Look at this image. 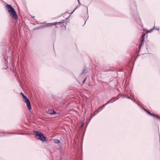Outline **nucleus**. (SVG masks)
I'll list each match as a JSON object with an SVG mask.
<instances>
[{"mask_svg":"<svg viewBox=\"0 0 160 160\" xmlns=\"http://www.w3.org/2000/svg\"><path fill=\"white\" fill-rule=\"evenodd\" d=\"M154 28H152L150 30H148L147 32L148 33H150L152 32V31L153 30Z\"/></svg>","mask_w":160,"mask_h":160,"instance_id":"6e6552de","label":"nucleus"},{"mask_svg":"<svg viewBox=\"0 0 160 160\" xmlns=\"http://www.w3.org/2000/svg\"><path fill=\"white\" fill-rule=\"evenodd\" d=\"M122 96V95H121H121H120L121 97V96Z\"/></svg>","mask_w":160,"mask_h":160,"instance_id":"aec40b11","label":"nucleus"},{"mask_svg":"<svg viewBox=\"0 0 160 160\" xmlns=\"http://www.w3.org/2000/svg\"><path fill=\"white\" fill-rule=\"evenodd\" d=\"M78 3H80V2H79V0H78Z\"/></svg>","mask_w":160,"mask_h":160,"instance_id":"a211bd4d","label":"nucleus"},{"mask_svg":"<svg viewBox=\"0 0 160 160\" xmlns=\"http://www.w3.org/2000/svg\"><path fill=\"white\" fill-rule=\"evenodd\" d=\"M6 7L12 18L17 20L18 19V16L13 8L11 5L8 4L6 5Z\"/></svg>","mask_w":160,"mask_h":160,"instance_id":"f257e3e1","label":"nucleus"},{"mask_svg":"<svg viewBox=\"0 0 160 160\" xmlns=\"http://www.w3.org/2000/svg\"><path fill=\"white\" fill-rule=\"evenodd\" d=\"M153 28H154H154L155 29H156V30H159V28L158 27H155V26H154Z\"/></svg>","mask_w":160,"mask_h":160,"instance_id":"f8f14e48","label":"nucleus"},{"mask_svg":"<svg viewBox=\"0 0 160 160\" xmlns=\"http://www.w3.org/2000/svg\"><path fill=\"white\" fill-rule=\"evenodd\" d=\"M104 105H103L102 107V108L104 107Z\"/></svg>","mask_w":160,"mask_h":160,"instance_id":"dca6fc26","label":"nucleus"},{"mask_svg":"<svg viewBox=\"0 0 160 160\" xmlns=\"http://www.w3.org/2000/svg\"><path fill=\"white\" fill-rule=\"evenodd\" d=\"M34 134L35 135L36 138L42 141H45L46 140V138L43 135V134L39 132H35Z\"/></svg>","mask_w":160,"mask_h":160,"instance_id":"f03ea898","label":"nucleus"},{"mask_svg":"<svg viewBox=\"0 0 160 160\" xmlns=\"http://www.w3.org/2000/svg\"><path fill=\"white\" fill-rule=\"evenodd\" d=\"M134 102H136V103H137V102H136V101H134Z\"/></svg>","mask_w":160,"mask_h":160,"instance_id":"412c9836","label":"nucleus"},{"mask_svg":"<svg viewBox=\"0 0 160 160\" xmlns=\"http://www.w3.org/2000/svg\"><path fill=\"white\" fill-rule=\"evenodd\" d=\"M126 98H129L128 97H127Z\"/></svg>","mask_w":160,"mask_h":160,"instance_id":"f3484780","label":"nucleus"},{"mask_svg":"<svg viewBox=\"0 0 160 160\" xmlns=\"http://www.w3.org/2000/svg\"><path fill=\"white\" fill-rule=\"evenodd\" d=\"M144 39H143L142 38L141 39V41L142 42H143V41H144Z\"/></svg>","mask_w":160,"mask_h":160,"instance_id":"ddd939ff","label":"nucleus"},{"mask_svg":"<svg viewBox=\"0 0 160 160\" xmlns=\"http://www.w3.org/2000/svg\"><path fill=\"white\" fill-rule=\"evenodd\" d=\"M61 23V22H56L53 23H48L42 26L41 28L48 27L50 25H58L60 24Z\"/></svg>","mask_w":160,"mask_h":160,"instance_id":"20e7f679","label":"nucleus"},{"mask_svg":"<svg viewBox=\"0 0 160 160\" xmlns=\"http://www.w3.org/2000/svg\"><path fill=\"white\" fill-rule=\"evenodd\" d=\"M21 94L22 95L23 101L24 102L26 103L27 106V107L28 108V109L29 110H30L31 109V107L30 104V103L28 99V98L24 95L23 93L22 92H21Z\"/></svg>","mask_w":160,"mask_h":160,"instance_id":"7ed1b4c3","label":"nucleus"},{"mask_svg":"<svg viewBox=\"0 0 160 160\" xmlns=\"http://www.w3.org/2000/svg\"><path fill=\"white\" fill-rule=\"evenodd\" d=\"M54 142L56 143H58L59 142V141L57 139H55L54 140Z\"/></svg>","mask_w":160,"mask_h":160,"instance_id":"9d476101","label":"nucleus"},{"mask_svg":"<svg viewBox=\"0 0 160 160\" xmlns=\"http://www.w3.org/2000/svg\"><path fill=\"white\" fill-rule=\"evenodd\" d=\"M145 35V34H144L142 35V38L143 39H144Z\"/></svg>","mask_w":160,"mask_h":160,"instance_id":"9b49d317","label":"nucleus"},{"mask_svg":"<svg viewBox=\"0 0 160 160\" xmlns=\"http://www.w3.org/2000/svg\"><path fill=\"white\" fill-rule=\"evenodd\" d=\"M144 110L148 114L152 116L154 118H155L158 119L159 118V117L157 115H155L153 113H151L149 111H148L147 110L145 109H144Z\"/></svg>","mask_w":160,"mask_h":160,"instance_id":"39448f33","label":"nucleus"},{"mask_svg":"<svg viewBox=\"0 0 160 160\" xmlns=\"http://www.w3.org/2000/svg\"><path fill=\"white\" fill-rule=\"evenodd\" d=\"M87 10H88V7H87Z\"/></svg>","mask_w":160,"mask_h":160,"instance_id":"6ab92c4d","label":"nucleus"},{"mask_svg":"<svg viewBox=\"0 0 160 160\" xmlns=\"http://www.w3.org/2000/svg\"><path fill=\"white\" fill-rule=\"evenodd\" d=\"M86 78H85V79H84V80H83V83L84 82H85V80H86Z\"/></svg>","mask_w":160,"mask_h":160,"instance_id":"2eb2a0df","label":"nucleus"},{"mask_svg":"<svg viewBox=\"0 0 160 160\" xmlns=\"http://www.w3.org/2000/svg\"><path fill=\"white\" fill-rule=\"evenodd\" d=\"M102 109V107H100V108L97 111V113L99 112Z\"/></svg>","mask_w":160,"mask_h":160,"instance_id":"1a4fd4ad","label":"nucleus"},{"mask_svg":"<svg viewBox=\"0 0 160 160\" xmlns=\"http://www.w3.org/2000/svg\"><path fill=\"white\" fill-rule=\"evenodd\" d=\"M114 98H112V99H111L110 101H109L107 103H105L104 105V106L110 103L111 102V101H112V100H113V101H114L115 100H114Z\"/></svg>","mask_w":160,"mask_h":160,"instance_id":"0eeeda50","label":"nucleus"},{"mask_svg":"<svg viewBox=\"0 0 160 160\" xmlns=\"http://www.w3.org/2000/svg\"><path fill=\"white\" fill-rule=\"evenodd\" d=\"M76 9V8H75L74 10L71 12V14H72L73 13V12H74V11L75 10V9Z\"/></svg>","mask_w":160,"mask_h":160,"instance_id":"4468645a","label":"nucleus"},{"mask_svg":"<svg viewBox=\"0 0 160 160\" xmlns=\"http://www.w3.org/2000/svg\"><path fill=\"white\" fill-rule=\"evenodd\" d=\"M47 113L50 114H53L56 113V112L53 109H51L47 111Z\"/></svg>","mask_w":160,"mask_h":160,"instance_id":"423d86ee","label":"nucleus"}]
</instances>
